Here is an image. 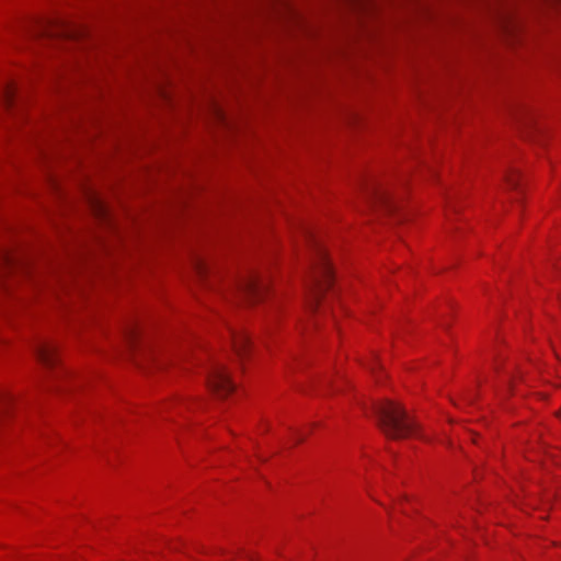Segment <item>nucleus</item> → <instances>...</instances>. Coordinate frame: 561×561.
Returning <instances> with one entry per match:
<instances>
[{
    "instance_id": "obj_2",
    "label": "nucleus",
    "mask_w": 561,
    "mask_h": 561,
    "mask_svg": "<svg viewBox=\"0 0 561 561\" xmlns=\"http://www.w3.org/2000/svg\"><path fill=\"white\" fill-rule=\"evenodd\" d=\"M374 411L379 420V426L390 438L400 439L416 435L417 425L407 411L392 401L376 404Z\"/></svg>"
},
{
    "instance_id": "obj_13",
    "label": "nucleus",
    "mask_w": 561,
    "mask_h": 561,
    "mask_svg": "<svg viewBox=\"0 0 561 561\" xmlns=\"http://www.w3.org/2000/svg\"><path fill=\"white\" fill-rule=\"evenodd\" d=\"M197 268H198L199 273H203V266L202 265L198 264Z\"/></svg>"
},
{
    "instance_id": "obj_10",
    "label": "nucleus",
    "mask_w": 561,
    "mask_h": 561,
    "mask_svg": "<svg viewBox=\"0 0 561 561\" xmlns=\"http://www.w3.org/2000/svg\"><path fill=\"white\" fill-rule=\"evenodd\" d=\"M11 401V397L9 394H0V410L4 409V405Z\"/></svg>"
},
{
    "instance_id": "obj_7",
    "label": "nucleus",
    "mask_w": 561,
    "mask_h": 561,
    "mask_svg": "<svg viewBox=\"0 0 561 561\" xmlns=\"http://www.w3.org/2000/svg\"><path fill=\"white\" fill-rule=\"evenodd\" d=\"M35 354L38 360L45 366L54 365L56 354V348L54 345L46 342H39L35 346Z\"/></svg>"
},
{
    "instance_id": "obj_3",
    "label": "nucleus",
    "mask_w": 561,
    "mask_h": 561,
    "mask_svg": "<svg viewBox=\"0 0 561 561\" xmlns=\"http://www.w3.org/2000/svg\"><path fill=\"white\" fill-rule=\"evenodd\" d=\"M208 387L219 397H226L233 391L234 385L222 365H214L206 375Z\"/></svg>"
},
{
    "instance_id": "obj_11",
    "label": "nucleus",
    "mask_w": 561,
    "mask_h": 561,
    "mask_svg": "<svg viewBox=\"0 0 561 561\" xmlns=\"http://www.w3.org/2000/svg\"><path fill=\"white\" fill-rule=\"evenodd\" d=\"M126 334H127L128 339L133 340L136 336V334H137L136 327H130L128 329V331L126 332Z\"/></svg>"
},
{
    "instance_id": "obj_1",
    "label": "nucleus",
    "mask_w": 561,
    "mask_h": 561,
    "mask_svg": "<svg viewBox=\"0 0 561 561\" xmlns=\"http://www.w3.org/2000/svg\"><path fill=\"white\" fill-rule=\"evenodd\" d=\"M302 234L310 252V271L307 282L308 305L310 309H316L321 295L331 285L332 267L321 240L309 228H304Z\"/></svg>"
},
{
    "instance_id": "obj_5",
    "label": "nucleus",
    "mask_w": 561,
    "mask_h": 561,
    "mask_svg": "<svg viewBox=\"0 0 561 561\" xmlns=\"http://www.w3.org/2000/svg\"><path fill=\"white\" fill-rule=\"evenodd\" d=\"M36 36L42 37H72L76 35L75 31L65 25H53L49 23H42L35 30Z\"/></svg>"
},
{
    "instance_id": "obj_6",
    "label": "nucleus",
    "mask_w": 561,
    "mask_h": 561,
    "mask_svg": "<svg viewBox=\"0 0 561 561\" xmlns=\"http://www.w3.org/2000/svg\"><path fill=\"white\" fill-rule=\"evenodd\" d=\"M365 195L370 203H379L383 205L389 204L388 193L375 181L366 185Z\"/></svg>"
},
{
    "instance_id": "obj_8",
    "label": "nucleus",
    "mask_w": 561,
    "mask_h": 561,
    "mask_svg": "<svg viewBox=\"0 0 561 561\" xmlns=\"http://www.w3.org/2000/svg\"><path fill=\"white\" fill-rule=\"evenodd\" d=\"M230 334H231L232 344H233V348H234L236 353L239 356H243L250 346V339H249L248 334L242 331H240V332L231 331Z\"/></svg>"
},
{
    "instance_id": "obj_4",
    "label": "nucleus",
    "mask_w": 561,
    "mask_h": 561,
    "mask_svg": "<svg viewBox=\"0 0 561 561\" xmlns=\"http://www.w3.org/2000/svg\"><path fill=\"white\" fill-rule=\"evenodd\" d=\"M264 290V285L254 273H248L238 282V291L249 299H254Z\"/></svg>"
},
{
    "instance_id": "obj_12",
    "label": "nucleus",
    "mask_w": 561,
    "mask_h": 561,
    "mask_svg": "<svg viewBox=\"0 0 561 561\" xmlns=\"http://www.w3.org/2000/svg\"><path fill=\"white\" fill-rule=\"evenodd\" d=\"M514 181H515V180H514V178H513V176H508V178H507V182H508V184H510V185H515Z\"/></svg>"
},
{
    "instance_id": "obj_9",
    "label": "nucleus",
    "mask_w": 561,
    "mask_h": 561,
    "mask_svg": "<svg viewBox=\"0 0 561 561\" xmlns=\"http://www.w3.org/2000/svg\"><path fill=\"white\" fill-rule=\"evenodd\" d=\"M15 89L13 85L8 84L2 92L3 102L9 106L13 101Z\"/></svg>"
}]
</instances>
